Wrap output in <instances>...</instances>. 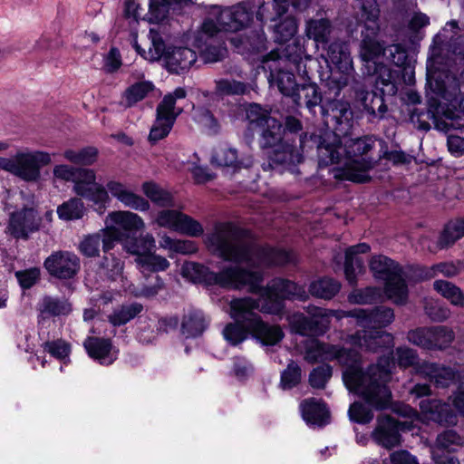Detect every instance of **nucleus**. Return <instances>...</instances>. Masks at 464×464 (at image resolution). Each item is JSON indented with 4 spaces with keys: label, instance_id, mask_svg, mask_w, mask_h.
<instances>
[{
    "label": "nucleus",
    "instance_id": "3c124183",
    "mask_svg": "<svg viewBox=\"0 0 464 464\" xmlns=\"http://www.w3.org/2000/svg\"><path fill=\"white\" fill-rule=\"evenodd\" d=\"M215 84V92L219 95H243L250 90L247 83L237 80L219 79Z\"/></svg>",
    "mask_w": 464,
    "mask_h": 464
},
{
    "label": "nucleus",
    "instance_id": "9d476101",
    "mask_svg": "<svg viewBox=\"0 0 464 464\" xmlns=\"http://www.w3.org/2000/svg\"><path fill=\"white\" fill-rule=\"evenodd\" d=\"M309 317L303 314L296 313L290 316L289 321L296 333L302 335L323 334L330 324L332 316L342 319L343 317H354L358 324L359 309L352 311L331 310L317 306H308Z\"/></svg>",
    "mask_w": 464,
    "mask_h": 464
},
{
    "label": "nucleus",
    "instance_id": "09e8293b",
    "mask_svg": "<svg viewBox=\"0 0 464 464\" xmlns=\"http://www.w3.org/2000/svg\"><path fill=\"white\" fill-rule=\"evenodd\" d=\"M154 89V85L150 82H138L126 89L124 99L126 105L131 107L137 102L143 100Z\"/></svg>",
    "mask_w": 464,
    "mask_h": 464
},
{
    "label": "nucleus",
    "instance_id": "393cba45",
    "mask_svg": "<svg viewBox=\"0 0 464 464\" xmlns=\"http://www.w3.org/2000/svg\"><path fill=\"white\" fill-rule=\"evenodd\" d=\"M394 320V313L392 308L380 306L372 311L359 309L358 325L365 329L385 327Z\"/></svg>",
    "mask_w": 464,
    "mask_h": 464
},
{
    "label": "nucleus",
    "instance_id": "c03bdc74",
    "mask_svg": "<svg viewBox=\"0 0 464 464\" xmlns=\"http://www.w3.org/2000/svg\"><path fill=\"white\" fill-rule=\"evenodd\" d=\"M462 237H464V218L449 222L441 233L438 244L440 247L445 248Z\"/></svg>",
    "mask_w": 464,
    "mask_h": 464
},
{
    "label": "nucleus",
    "instance_id": "a19ab883",
    "mask_svg": "<svg viewBox=\"0 0 464 464\" xmlns=\"http://www.w3.org/2000/svg\"><path fill=\"white\" fill-rule=\"evenodd\" d=\"M206 326L203 314L200 311H192L184 315L181 332L186 337H195L201 334Z\"/></svg>",
    "mask_w": 464,
    "mask_h": 464
},
{
    "label": "nucleus",
    "instance_id": "603ef678",
    "mask_svg": "<svg viewBox=\"0 0 464 464\" xmlns=\"http://www.w3.org/2000/svg\"><path fill=\"white\" fill-rule=\"evenodd\" d=\"M464 443V439L455 430H448L439 434L433 450L456 451Z\"/></svg>",
    "mask_w": 464,
    "mask_h": 464
},
{
    "label": "nucleus",
    "instance_id": "7ed1b4c3",
    "mask_svg": "<svg viewBox=\"0 0 464 464\" xmlns=\"http://www.w3.org/2000/svg\"><path fill=\"white\" fill-rule=\"evenodd\" d=\"M311 142L315 145L320 165L343 163L337 175L339 178L356 183L371 179L369 171L373 168L374 161L367 153L374 146L372 138L339 137L337 133L326 130L320 135H311Z\"/></svg>",
    "mask_w": 464,
    "mask_h": 464
},
{
    "label": "nucleus",
    "instance_id": "4be33fe9",
    "mask_svg": "<svg viewBox=\"0 0 464 464\" xmlns=\"http://www.w3.org/2000/svg\"><path fill=\"white\" fill-rule=\"evenodd\" d=\"M348 341L354 346L377 352L379 348L390 347L392 344V336L381 330L363 328L362 331H357L350 335Z\"/></svg>",
    "mask_w": 464,
    "mask_h": 464
},
{
    "label": "nucleus",
    "instance_id": "6ab92c4d",
    "mask_svg": "<svg viewBox=\"0 0 464 464\" xmlns=\"http://www.w3.org/2000/svg\"><path fill=\"white\" fill-rule=\"evenodd\" d=\"M326 121L334 128L340 136L348 135L353 123V114L347 102L334 100L322 107Z\"/></svg>",
    "mask_w": 464,
    "mask_h": 464
},
{
    "label": "nucleus",
    "instance_id": "7c9ffc66",
    "mask_svg": "<svg viewBox=\"0 0 464 464\" xmlns=\"http://www.w3.org/2000/svg\"><path fill=\"white\" fill-rule=\"evenodd\" d=\"M294 102L299 106H304L311 113H315L314 109L321 104L322 95L314 83H304L298 85L294 93L290 96Z\"/></svg>",
    "mask_w": 464,
    "mask_h": 464
},
{
    "label": "nucleus",
    "instance_id": "f8f14e48",
    "mask_svg": "<svg viewBox=\"0 0 464 464\" xmlns=\"http://www.w3.org/2000/svg\"><path fill=\"white\" fill-rule=\"evenodd\" d=\"M184 88H176L172 92L166 94L156 109V119L149 134L151 143L166 138L170 132L176 119L183 111L181 107L176 106L178 100L186 98Z\"/></svg>",
    "mask_w": 464,
    "mask_h": 464
},
{
    "label": "nucleus",
    "instance_id": "5fc2aeb1",
    "mask_svg": "<svg viewBox=\"0 0 464 464\" xmlns=\"http://www.w3.org/2000/svg\"><path fill=\"white\" fill-rule=\"evenodd\" d=\"M381 297V290L376 287L355 289L348 295V301L352 304H372Z\"/></svg>",
    "mask_w": 464,
    "mask_h": 464
},
{
    "label": "nucleus",
    "instance_id": "052dcab7",
    "mask_svg": "<svg viewBox=\"0 0 464 464\" xmlns=\"http://www.w3.org/2000/svg\"><path fill=\"white\" fill-rule=\"evenodd\" d=\"M395 358L398 365L404 369L414 367L416 371L417 366L421 363L418 362L419 356L417 352L409 347H398L395 350Z\"/></svg>",
    "mask_w": 464,
    "mask_h": 464
},
{
    "label": "nucleus",
    "instance_id": "c756f323",
    "mask_svg": "<svg viewBox=\"0 0 464 464\" xmlns=\"http://www.w3.org/2000/svg\"><path fill=\"white\" fill-rule=\"evenodd\" d=\"M83 345L88 354L99 360L102 364L109 365L116 359V356L111 353L112 344L110 339L88 337Z\"/></svg>",
    "mask_w": 464,
    "mask_h": 464
},
{
    "label": "nucleus",
    "instance_id": "cd10ccee",
    "mask_svg": "<svg viewBox=\"0 0 464 464\" xmlns=\"http://www.w3.org/2000/svg\"><path fill=\"white\" fill-rule=\"evenodd\" d=\"M196 60V53L188 47H175L165 55L167 68L174 73L189 69Z\"/></svg>",
    "mask_w": 464,
    "mask_h": 464
},
{
    "label": "nucleus",
    "instance_id": "39448f33",
    "mask_svg": "<svg viewBox=\"0 0 464 464\" xmlns=\"http://www.w3.org/2000/svg\"><path fill=\"white\" fill-rule=\"evenodd\" d=\"M243 264L235 263L224 266L219 272H213L201 264L186 262L181 267V275L192 282H203L233 290L246 288L248 292H256L262 279L261 275L245 268Z\"/></svg>",
    "mask_w": 464,
    "mask_h": 464
},
{
    "label": "nucleus",
    "instance_id": "c9c22d12",
    "mask_svg": "<svg viewBox=\"0 0 464 464\" xmlns=\"http://www.w3.org/2000/svg\"><path fill=\"white\" fill-rule=\"evenodd\" d=\"M332 25L328 19H312L306 24L305 33L308 38L325 44L330 39Z\"/></svg>",
    "mask_w": 464,
    "mask_h": 464
},
{
    "label": "nucleus",
    "instance_id": "dca6fc26",
    "mask_svg": "<svg viewBox=\"0 0 464 464\" xmlns=\"http://www.w3.org/2000/svg\"><path fill=\"white\" fill-rule=\"evenodd\" d=\"M416 373L429 380L436 388L446 389L464 377V370L443 363L424 361L416 368Z\"/></svg>",
    "mask_w": 464,
    "mask_h": 464
},
{
    "label": "nucleus",
    "instance_id": "4d7b16f0",
    "mask_svg": "<svg viewBox=\"0 0 464 464\" xmlns=\"http://www.w3.org/2000/svg\"><path fill=\"white\" fill-rule=\"evenodd\" d=\"M432 336V327H419L411 330L407 334L410 343L422 349L429 350Z\"/></svg>",
    "mask_w": 464,
    "mask_h": 464
},
{
    "label": "nucleus",
    "instance_id": "ea45409f",
    "mask_svg": "<svg viewBox=\"0 0 464 464\" xmlns=\"http://www.w3.org/2000/svg\"><path fill=\"white\" fill-rule=\"evenodd\" d=\"M434 290L455 306L464 307V293L453 283L445 280H436Z\"/></svg>",
    "mask_w": 464,
    "mask_h": 464
},
{
    "label": "nucleus",
    "instance_id": "f257e3e1",
    "mask_svg": "<svg viewBox=\"0 0 464 464\" xmlns=\"http://www.w3.org/2000/svg\"><path fill=\"white\" fill-rule=\"evenodd\" d=\"M208 251L225 261L244 263V267L261 275L258 290L251 292L259 297V311L278 314L283 309L282 299H304L306 292L304 286L293 281L275 278L266 287L262 286L264 275L259 267L283 266L294 261L292 253L280 248L258 246L254 244L248 230L243 229L232 222H218L212 231L205 237Z\"/></svg>",
    "mask_w": 464,
    "mask_h": 464
},
{
    "label": "nucleus",
    "instance_id": "473e14b6",
    "mask_svg": "<svg viewBox=\"0 0 464 464\" xmlns=\"http://www.w3.org/2000/svg\"><path fill=\"white\" fill-rule=\"evenodd\" d=\"M259 128L262 130L260 142L263 148L277 146L283 141L285 130L276 119L273 117L266 119V121Z\"/></svg>",
    "mask_w": 464,
    "mask_h": 464
},
{
    "label": "nucleus",
    "instance_id": "bb28decb",
    "mask_svg": "<svg viewBox=\"0 0 464 464\" xmlns=\"http://www.w3.org/2000/svg\"><path fill=\"white\" fill-rule=\"evenodd\" d=\"M302 418L309 425L324 426L329 418V411L322 400L308 398L301 401Z\"/></svg>",
    "mask_w": 464,
    "mask_h": 464
},
{
    "label": "nucleus",
    "instance_id": "f704fd0d",
    "mask_svg": "<svg viewBox=\"0 0 464 464\" xmlns=\"http://www.w3.org/2000/svg\"><path fill=\"white\" fill-rule=\"evenodd\" d=\"M230 42L237 47H242L254 53H260L266 49V38L262 28L251 31L250 34L244 39L232 37Z\"/></svg>",
    "mask_w": 464,
    "mask_h": 464
},
{
    "label": "nucleus",
    "instance_id": "a211bd4d",
    "mask_svg": "<svg viewBox=\"0 0 464 464\" xmlns=\"http://www.w3.org/2000/svg\"><path fill=\"white\" fill-rule=\"evenodd\" d=\"M42 218L34 208H23L9 213L7 229L15 238L27 239L31 233L39 230Z\"/></svg>",
    "mask_w": 464,
    "mask_h": 464
},
{
    "label": "nucleus",
    "instance_id": "f3484780",
    "mask_svg": "<svg viewBox=\"0 0 464 464\" xmlns=\"http://www.w3.org/2000/svg\"><path fill=\"white\" fill-rule=\"evenodd\" d=\"M44 266L53 277L62 280L73 278L81 268L80 258L70 251H55L44 261Z\"/></svg>",
    "mask_w": 464,
    "mask_h": 464
},
{
    "label": "nucleus",
    "instance_id": "72a5a7b5",
    "mask_svg": "<svg viewBox=\"0 0 464 464\" xmlns=\"http://www.w3.org/2000/svg\"><path fill=\"white\" fill-rule=\"evenodd\" d=\"M339 281L331 277H322L313 281L309 285V293L317 298L331 300L340 291Z\"/></svg>",
    "mask_w": 464,
    "mask_h": 464
},
{
    "label": "nucleus",
    "instance_id": "ddd939ff",
    "mask_svg": "<svg viewBox=\"0 0 464 464\" xmlns=\"http://www.w3.org/2000/svg\"><path fill=\"white\" fill-rule=\"evenodd\" d=\"M306 142L310 147L315 146L311 142V137L307 140V134H301L299 137H289L286 134L283 141L269 153L268 163L264 164L263 169H274L282 166L291 169L292 167L300 164L304 160L303 152Z\"/></svg>",
    "mask_w": 464,
    "mask_h": 464
},
{
    "label": "nucleus",
    "instance_id": "774afa93",
    "mask_svg": "<svg viewBox=\"0 0 464 464\" xmlns=\"http://www.w3.org/2000/svg\"><path fill=\"white\" fill-rule=\"evenodd\" d=\"M15 276L24 289H29L38 281L40 269L34 267L24 271H17Z\"/></svg>",
    "mask_w": 464,
    "mask_h": 464
},
{
    "label": "nucleus",
    "instance_id": "e433bc0d",
    "mask_svg": "<svg viewBox=\"0 0 464 464\" xmlns=\"http://www.w3.org/2000/svg\"><path fill=\"white\" fill-rule=\"evenodd\" d=\"M124 248L127 252L137 257L148 255L155 248L154 237L147 233L140 235L139 237H130L129 240L124 242Z\"/></svg>",
    "mask_w": 464,
    "mask_h": 464
},
{
    "label": "nucleus",
    "instance_id": "338daca9",
    "mask_svg": "<svg viewBox=\"0 0 464 464\" xmlns=\"http://www.w3.org/2000/svg\"><path fill=\"white\" fill-rule=\"evenodd\" d=\"M44 349L53 357L60 360L65 359L70 353V346L63 340L45 342L44 343Z\"/></svg>",
    "mask_w": 464,
    "mask_h": 464
},
{
    "label": "nucleus",
    "instance_id": "412c9836",
    "mask_svg": "<svg viewBox=\"0 0 464 464\" xmlns=\"http://www.w3.org/2000/svg\"><path fill=\"white\" fill-rule=\"evenodd\" d=\"M421 414L430 420L440 425H455L458 416L451 406L440 400L425 399L420 401Z\"/></svg>",
    "mask_w": 464,
    "mask_h": 464
},
{
    "label": "nucleus",
    "instance_id": "e2e57ef3",
    "mask_svg": "<svg viewBox=\"0 0 464 464\" xmlns=\"http://www.w3.org/2000/svg\"><path fill=\"white\" fill-rule=\"evenodd\" d=\"M301 381V368L291 361L287 368L281 374V386L283 389H292Z\"/></svg>",
    "mask_w": 464,
    "mask_h": 464
},
{
    "label": "nucleus",
    "instance_id": "a18cd8bd",
    "mask_svg": "<svg viewBox=\"0 0 464 464\" xmlns=\"http://www.w3.org/2000/svg\"><path fill=\"white\" fill-rule=\"evenodd\" d=\"M85 211L81 198H72L57 208L58 217L63 220H74L82 218Z\"/></svg>",
    "mask_w": 464,
    "mask_h": 464
},
{
    "label": "nucleus",
    "instance_id": "5701e85b",
    "mask_svg": "<svg viewBox=\"0 0 464 464\" xmlns=\"http://www.w3.org/2000/svg\"><path fill=\"white\" fill-rule=\"evenodd\" d=\"M330 88L335 89V95H338L343 89H347L354 93V98L363 104L364 109L372 115H375V107L369 105L367 100L372 97L366 90V86L362 82L356 80L353 75L350 73L342 74L336 80L333 79L330 82Z\"/></svg>",
    "mask_w": 464,
    "mask_h": 464
},
{
    "label": "nucleus",
    "instance_id": "bf43d9fd",
    "mask_svg": "<svg viewBox=\"0 0 464 464\" xmlns=\"http://www.w3.org/2000/svg\"><path fill=\"white\" fill-rule=\"evenodd\" d=\"M193 119L210 133H217L218 125L209 110L204 107L194 108Z\"/></svg>",
    "mask_w": 464,
    "mask_h": 464
},
{
    "label": "nucleus",
    "instance_id": "aec40b11",
    "mask_svg": "<svg viewBox=\"0 0 464 464\" xmlns=\"http://www.w3.org/2000/svg\"><path fill=\"white\" fill-rule=\"evenodd\" d=\"M402 424L388 415H381L377 419V426L372 436L373 440L383 448L392 449L401 442L400 430Z\"/></svg>",
    "mask_w": 464,
    "mask_h": 464
},
{
    "label": "nucleus",
    "instance_id": "680f3d73",
    "mask_svg": "<svg viewBox=\"0 0 464 464\" xmlns=\"http://www.w3.org/2000/svg\"><path fill=\"white\" fill-rule=\"evenodd\" d=\"M102 268L104 274L111 280H116L121 276L123 271V262L113 254H108L103 257Z\"/></svg>",
    "mask_w": 464,
    "mask_h": 464
},
{
    "label": "nucleus",
    "instance_id": "423d86ee",
    "mask_svg": "<svg viewBox=\"0 0 464 464\" xmlns=\"http://www.w3.org/2000/svg\"><path fill=\"white\" fill-rule=\"evenodd\" d=\"M53 176L72 182L73 192L91 202L99 214L105 211L111 198L104 186L96 181V173L93 169L61 164L53 168Z\"/></svg>",
    "mask_w": 464,
    "mask_h": 464
},
{
    "label": "nucleus",
    "instance_id": "de8ad7c7",
    "mask_svg": "<svg viewBox=\"0 0 464 464\" xmlns=\"http://www.w3.org/2000/svg\"><path fill=\"white\" fill-rule=\"evenodd\" d=\"M150 34L151 35V41L148 51L142 49L137 42H135L134 47L144 59L150 62L158 61L165 53V44L161 38L152 30H150Z\"/></svg>",
    "mask_w": 464,
    "mask_h": 464
},
{
    "label": "nucleus",
    "instance_id": "4468645a",
    "mask_svg": "<svg viewBox=\"0 0 464 464\" xmlns=\"http://www.w3.org/2000/svg\"><path fill=\"white\" fill-rule=\"evenodd\" d=\"M106 227L102 229L103 251L107 252L113 247L115 242L121 240L122 232H137L145 228L143 219L136 213L130 211H113L105 220Z\"/></svg>",
    "mask_w": 464,
    "mask_h": 464
},
{
    "label": "nucleus",
    "instance_id": "f03ea898",
    "mask_svg": "<svg viewBox=\"0 0 464 464\" xmlns=\"http://www.w3.org/2000/svg\"><path fill=\"white\" fill-rule=\"evenodd\" d=\"M304 358L311 363L336 360L345 366L343 379L350 392L358 394L376 410H382L390 405L392 392L387 383L391 380L393 362L389 356L381 357L377 363L362 372L361 356L357 351L312 340L306 347Z\"/></svg>",
    "mask_w": 464,
    "mask_h": 464
},
{
    "label": "nucleus",
    "instance_id": "6e6d98bb",
    "mask_svg": "<svg viewBox=\"0 0 464 464\" xmlns=\"http://www.w3.org/2000/svg\"><path fill=\"white\" fill-rule=\"evenodd\" d=\"M297 33V22L292 17H286L275 26L276 40L285 43L295 36Z\"/></svg>",
    "mask_w": 464,
    "mask_h": 464
},
{
    "label": "nucleus",
    "instance_id": "2f4dec72",
    "mask_svg": "<svg viewBox=\"0 0 464 464\" xmlns=\"http://www.w3.org/2000/svg\"><path fill=\"white\" fill-rule=\"evenodd\" d=\"M211 161L218 166L233 169L248 168L252 165L251 157L239 158L237 150L230 147H220L216 150Z\"/></svg>",
    "mask_w": 464,
    "mask_h": 464
},
{
    "label": "nucleus",
    "instance_id": "8fccbe9b",
    "mask_svg": "<svg viewBox=\"0 0 464 464\" xmlns=\"http://www.w3.org/2000/svg\"><path fill=\"white\" fill-rule=\"evenodd\" d=\"M454 332L445 326H432V336L429 350H444L448 348L454 341Z\"/></svg>",
    "mask_w": 464,
    "mask_h": 464
},
{
    "label": "nucleus",
    "instance_id": "58836bf2",
    "mask_svg": "<svg viewBox=\"0 0 464 464\" xmlns=\"http://www.w3.org/2000/svg\"><path fill=\"white\" fill-rule=\"evenodd\" d=\"M142 191L145 196L159 207H173L174 200L172 195L152 181H147L142 184Z\"/></svg>",
    "mask_w": 464,
    "mask_h": 464
},
{
    "label": "nucleus",
    "instance_id": "49530a36",
    "mask_svg": "<svg viewBox=\"0 0 464 464\" xmlns=\"http://www.w3.org/2000/svg\"><path fill=\"white\" fill-rule=\"evenodd\" d=\"M136 263L142 271L160 272L167 270L170 264L162 256L157 255L152 251L148 255L136 257Z\"/></svg>",
    "mask_w": 464,
    "mask_h": 464
},
{
    "label": "nucleus",
    "instance_id": "0eeeda50",
    "mask_svg": "<svg viewBox=\"0 0 464 464\" xmlns=\"http://www.w3.org/2000/svg\"><path fill=\"white\" fill-rule=\"evenodd\" d=\"M266 9L264 0H246L237 5L222 10L216 21L206 20L203 24V31L210 35L218 31H239L252 21L254 13L258 21L274 19V15L265 14Z\"/></svg>",
    "mask_w": 464,
    "mask_h": 464
},
{
    "label": "nucleus",
    "instance_id": "0e129e2a",
    "mask_svg": "<svg viewBox=\"0 0 464 464\" xmlns=\"http://www.w3.org/2000/svg\"><path fill=\"white\" fill-rule=\"evenodd\" d=\"M332 376V367L324 364L314 369L309 375V383L313 388L323 389Z\"/></svg>",
    "mask_w": 464,
    "mask_h": 464
},
{
    "label": "nucleus",
    "instance_id": "6e6552de",
    "mask_svg": "<svg viewBox=\"0 0 464 464\" xmlns=\"http://www.w3.org/2000/svg\"><path fill=\"white\" fill-rule=\"evenodd\" d=\"M361 10V20L364 23L365 36L362 44L365 47L371 46L372 53L382 55L391 63L398 67L404 66L408 60V54L404 47L401 44H392L385 48H382L379 44L373 41L377 35L380 25L378 23L380 10L376 0H357Z\"/></svg>",
    "mask_w": 464,
    "mask_h": 464
},
{
    "label": "nucleus",
    "instance_id": "1a4fd4ad",
    "mask_svg": "<svg viewBox=\"0 0 464 464\" xmlns=\"http://www.w3.org/2000/svg\"><path fill=\"white\" fill-rule=\"evenodd\" d=\"M51 162V155L48 152L25 149L17 151L11 158L0 157V169L23 180L37 181L41 177V168Z\"/></svg>",
    "mask_w": 464,
    "mask_h": 464
},
{
    "label": "nucleus",
    "instance_id": "9b49d317",
    "mask_svg": "<svg viewBox=\"0 0 464 464\" xmlns=\"http://www.w3.org/2000/svg\"><path fill=\"white\" fill-rule=\"evenodd\" d=\"M375 277L384 280L387 296L397 304H403L408 298V287L401 277V268L385 256H376L370 261Z\"/></svg>",
    "mask_w": 464,
    "mask_h": 464
},
{
    "label": "nucleus",
    "instance_id": "79ce46f5",
    "mask_svg": "<svg viewBox=\"0 0 464 464\" xmlns=\"http://www.w3.org/2000/svg\"><path fill=\"white\" fill-rule=\"evenodd\" d=\"M142 309V304L139 303L123 304L113 310V312L108 316V320L112 325L121 326L135 318Z\"/></svg>",
    "mask_w": 464,
    "mask_h": 464
},
{
    "label": "nucleus",
    "instance_id": "c85d7f7f",
    "mask_svg": "<svg viewBox=\"0 0 464 464\" xmlns=\"http://www.w3.org/2000/svg\"><path fill=\"white\" fill-rule=\"evenodd\" d=\"M38 322L41 324L48 316L68 315L72 312V304L65 298L45 295L39 303Z\"/></svg>",
    "mask_w": 464,
    "mask_h": 464
},
{
    "label": "nucleus",
    "instance_id": "a878e982",
    "mask_svg": "<svg viewBox=\"0 0 464 464\" xmlns=\"http://www.w3.org/2000/svg\"><path fill=\"white\" fill-rule=\"evenodd\" d=\"M370 251V246L361 243L349 247L345 252L344 275L351 285L357 283V276L363 272V260L358 254H364Z\"/></svg>",
    "mask_w": 464,
    "mask_h": 464
},
{
    "label": "nucleus",
    "instance_id": "20e7f679",
    "mask_svg": "<svg viewBox=\"0 0 464 464\" xmlns=\"http://www.w3.org/2000/svg\"><path fill=\"white\" fill-rule=\"evenodd\" d=\"M256 310H259V302L255 298L247 296L230 301L228 314L234 322L227 324L222 331L229 344L237 346L249 335L266 345H275L282 340L281 328L264 322Z\"/></svg>",
    "mask_w": 464,
    "mask_h": 464
},
{
    "label": "nucleus",
    "instance_id": "69168bd1",
    "mask_svg": "<svg viewBox=\"0 0 464 464\" xmlns=\"http://www.w3.org/2000/svg\"><path fill=\"white\" fill-rule=\"evenodd\" d=\"M350 419L355 422L365 424L373 419V412L362 402H353L348 411Z\"/></svg>",
    "mask_w": 464,
    "mask_h": 464
},
{
    "label": "nucleus",
    "instance_id": "2eb2a0df",
    "mask_svg": "<svg viewBox=\"0 0 464 464\" xmlns=\"http://www.w3.org/2000/svg\"><path fill=\"white\" fill-rule=\"evenodd\" d=\"M154 222L160 227L189 237H200L204 232V228L198 221L175 209L160 210Z\"/></svg>",
    "mask_w": 464,
    "mask_h": 464
},
{
    "label": "nucleus",
    "instance_id": "b1692460",
    "mask_svg": "<svg viewBox=\"0 0 464 464\" xmlns=\"http://www.w3.org/2000/svg\"><path fill=\"white\" fill-rule=\"evenodd\" d=\"M107 193L119 200L125 207L139 210L147 211L150 209V203L143 197L129 189L127 186L117 180H110L104 187Z\"/></svg>",
    "mask_w": 464,
    "mask_h": 464
},
{
    "label": "nucleus",
    "instance_id": "864d4df0",
    "mask_svg": "<svg viewBox=\"0 0 464 464\" xmlns=\"http://www.w3.org/2000/svg\"><path fill=\"white\" fill-rule=\"evenodd\" d=\"M270 77L277 85L280 92L285 96H291L298 87L295 75L288 71L280 70L276 73L271 72Z\"/></svg>",
    "mask_w": 464,
    "mask_h": 464
},
{
    "label": "nucleus",
    "instance_id": "4c0bfd02",
    "mask_svg": "<svg viewBox=\"0 0 464 464\" xmlns=\"http://www.w3.org/2000/svg\"><path fill=\"white\" fill-rule=\"evenodd\" d=\"M98 149L92 146L84 147L80 150H65L63 157L66 160L76 165L91 166L98 159Z\"/></svg>",
    "mask_w": 464,
    "mask_h": 464
},
{
    "label": "nucleus",
    "instance_id": "13d9d810",
    "mask_svg": "<svg viewBox=\"0 0 464 464\" xmlns=\"http://www.w3.org/2000/svg\"><path fill=\"white\" fill-rule=\"evenodd\" d=\"M101 241L103 243L102 230L100 233L89 235L81 242L79 249L82 255L92 257L100 253Z\"/></svg>",
    "mask_w": 464,
    "mask_h": 464
},
{
    "label": "nucleus",
    "instance_id": "37998d69",
    "mask_svg": "<svg viewBox=\"0 0 464 464\" xmlns=\"http://www.w3.org/2000/svg\"><path fill=\"white\" fill-rule=\"evenodd\" d=\"M327 56L330 63L339 70H348L351 67V58L347 46L340 42L332 43L327 50Z\"/></svg>",
    "mask_w": 464,
    "mask_h": 464
}]
</instances>
